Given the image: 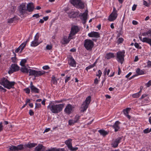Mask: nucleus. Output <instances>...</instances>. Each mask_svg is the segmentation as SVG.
<instances>
[{"mask_svg": "<svg viewBox=\"0 0 151 151\" xmlns=\"http://www.w3.org/2000/svg\"><path fill=\"white\" fill-rule=\"evenodd\" d=\"M91 101L90 96H88L86 99L85 101L83 102L81 105V111L83 112L86 111L88 107V105Z\"/></svg>", "mask_w": 151, "mask_h": 151, "instance_id": "6", "label": "nucleus"}, {"mask_svg": "<svg viewBox=\"0 0 151 151\" xmlns=\"http://www.w3.org/2000/svg\"><path fill=\"white\" fill-rule=\"evenodd\" d=\"M117 32H118V34L117 35V37H119L120 35H122L123 33L122 29V28H121L120 29V30L119 31V32H118V31H117Z\"/></svg>", "mask_w": 151, "mask_h": 151, "instance_id": "41", "label": "nucleus"}, {"mask_svg": "<svg viewBox=\"0 0 151 151\" xmlns=\"http://www.w3.org/2000/svg\"><path fill=\"white\" fill-rule=\"evenodd\" d=\"M19 50H21V49L19 47H18L17 48L16 50H15V52H19Z\"/></svg>", "mask_w": 151, "mask_h": 151, "instance_id": "61", "label": "nucleus"}, {"mask_svg": "<svg viewBox=\"0 0 151 151\" xmlns=\"http://www.w3.org/2000/svg\"><path fill=\"white\" fill-rule=\"evenodd\" d=\"M79 30V29L78 26H73L72 27L70 34V37H73L74 35L78 32Z\"/></svg>", "mask_w": 151, "mask_h": 151, "instance_id": "12", "label": "nucleus"}, {"mask_svg": "<svg viewBox=\"0 0 151 151\" xmlns=\"http://www.w3.org/2000/svg\"><path fill=\"white\" fill-rule=\"evenodd\" d=\"M51 81L53 84L55 85L57 84V81L54 76H52Z\"/></svg>", "mask_w": 151, "mask_h": 151, "instance_id": "30", "label": "nucleus"}, {"mask_svg": "<svg viewBox=\"0 0 151 151\" xmlns=\"http://www.w3.org/2000/svg\"><path fill=\"white\" fill-rule=\"evenodd\" d=\"M150 130H149V129L148 128H147L143 131V132L145 133H147L149 132H150Z\"/></svg>", "mask_w": 151, "mask_h": 151, "instance_id": "51", "label": "nucleus"}, {"mask_svg": "<svg viewBox=\"0 0 151 151\" xmlns=\"http://www.w3.org/2000/svg\"><path fill=\"white\" fill-rule=\"evenodd\" d=\"M98 79L97 78H96L94 80V83L95 84H96L98 83Z\"/></svg>", "mask_w": 151, "mask_h": 151, "instance_id": "63", "label": "nucleus"}, {"mask_svg": "<svg viewBox=\"0 0 151 151\" xmlns=\"http://www.w3.org/2000/svg\"><path fill=\"white\" fill-rule=\"evenodd\" d=\"M125 52L124 50L122 51H118L116 53V60L119 63L122 64L124 60Z\"/></svg>", "mask_w": 151, "mask_h": 151, "instance_id": "5", "label": "nucleus"}, {"mask_svg": "<svg viewBox=\"0 0 151 151\" xmlns=\"http://www.w3.org/2000/svg\"><path fill=\"white\" fill-rule=\"evenodd\" d=\"M70 77H66L65 79V82L66 83L70 79Z\"/></svg>", "mask_w": 151, "mask_h": 151, "instance_id": "60", "label": "nucleus"}, {"mask_svg": "<svg viewBox=\"0 0 151 151\" xmlns=\"http://www.w3.org/2000/svg\"><path fill=\"white\" fill-rule=\"evenodd\" d=\"M69 65L70 66L72 67H74L76 66V62L72 57L70 58Z\"/></svg>", "mask_w": 151, "mask_h": 151, "instance_id": "24", "label": "nucleus"}, {"mask_svg": "<svg viewBox=\"0 0 151 151\" xmlns=\"http://www.w3.org/2000/svg\"><path fill=\"white\" fill-rule=\"evenodd\" d=\"M93 45V42L92 40L88 39L85 40L84 46L87 50H91Z\"/></svg>", "mask_w": 151, "mask_h": 151, "instance_id": "4", "label": "nucleus"}, {"mask_svg": "<svg viewBox=\"0 0 151 151\" xmlns=\"http://www.w3.org/2000/svg\"><path fill=\"white\" fill-rule=\"evenodd\" d=\"M23 67L21 68V71L24 73H29V76H34L35 77L41 76L45 74V72L44 71H37L31 69H28L25 66H22Z\"/></svg>", "mask_w": 151, "mask_h": 151, "instance_id": "1", "label": "nucleus"}, {"mask_svg": "<svg viewBox=\"0 0 151 151\" xmlns=\"http://www.w3.org/2000/svg\"><path fill=\"white\" fill-rule=\"evenodd\" d=\"M30 88L32 92H35V93H39V90L34 86H32Z\"/></svg>", "mask_w": 151, "mask_h": 151, "instance_id": "26", "label": "nucleus"}, {"mask_svg": "<svg viewBox=\"0 0 151 151\" xmlns=\"http://www.w3.org/2000/svg\"><path fill=\"white\" fill-rule=\"evenodd\" d=\"M39 37V34L37 33L35 35L34 39L31 43V46L32 47H35L37 46L40 43L38 42V39Z\"/></svg>", "mask_w": 151, "mask_h": 151, "instance_id": "10", "label": "nucleus"}, {"mask_svg": "<svg viewBox=\"0 0 151 151\" xmlns=\"http://www.w3.org/2000/svg\"><path fill=\"white\" fill-rule=\"evenodd\" d=\"M117 11L115 7H114L113 11L112 13L109 15L108 20L110 21H112L115 20L117 16Z\"/></svg>", "mask_w": 151, "mask_h": 151, "instance_id": "9", "label": "nucleus"}, {"mask_svg": "<svg viewBox=\"0 0 151 151\" xmlns=\"http://www.w3.org/2000/svg\"><path fill=\"white\" fill-rule=\"evenodd\" d=\"M151 85V80L149 81L146 84V86L147 87H149Z\"/></svg>", "mask_w": 151, "mask_h": 151, "instance_id": "50", "label": "nucleus"}, {"mask_svg": "<svg viewBox=\"0 0 151 151\" xmlns=\"http://www.w3.org/2000/svg\"><path fill=\"white\" fill-rule=\"evenodd\" d=\"M69 17L70 18H75L78 16V13L77 12H71L68 13Z\"/></svg>", "mask_w": 151, "mask_h": 151, "instance_id": "19", "label": "nucleus"}, {"mask_svg": "<svg viewBox=\"0 0 151 151\" xmlns=\"http://www.w3.org/2000/svg\"><path fill=\"white\" fill-rule=\"evenodd\" d=\"M66 101V100L62 99L60 100L56 101V102L57 103H59L62 102H63L64 101Z\"/></svg>", "mask_w": 151, "mask_h": 151, "instance_id": "59", "label": "nucleus"}, {"mask_svg": "<svg viewBox=\"0 0 151 151\" xmlns=\"http://www.w3.org/2000/svg\"><path fill=\"white\" fill-rule=\"evenodd\" d=\"M99 132L101 135L103 136H105L108 134L106 131L103 129L100 130L99 131Z\"/></svg>", "mask_w": 151, "mask_h": 151, "instance_id": "29", "label": "nucleus"}, {"mask_svg": "<svg viewBox=\"0 0 151 151\" xmlns=\"http://www.w3.org/2000/svg\"><path fill=\"white\" fill-rule=\"evenodd\" d=\"M141 92V90L139 91V92L133 94L132 95V96L134 98H137L139 97L140 95Z\"/></svg>", "mask_w": 151, "mask_h": 151, "instance_id": "32", "label": "nucleus"}, {"mask_svg": "<svg viewBox=\"0 0 151 151\" xmlns=\"http://www.w3.org/2000/svg\"><path fill=\"white\" fill-rule=\"evenodd\" d=\"M70 3L76 7L83 9L84 7V4L80 0H70Z\"/></svg>", "mask_w": 151, "mask_h": 151, "instance_id": "7", "label": "nucleus"}, {"mask_svg": "<svg viewBox=\"0 0 151 151\" xmlns=\"http://www.w3.org/2000/svg\"><path fill=\"white\" fill-rule=\"evenodd\" d=\"M98 74H97L96 75V76H98L99 78H100L101 76V74H102V72L100 70H99L98 71Z\"/></svg>", "mask_w": 151, "mask_h": 151, "instance_id": "45", "label": "nucleus"}, {"mask_svg": "<svg viewBox=\"0 0 151 151\" xmlns=\"http://www.w3.org/2000/svg\"><path fill=\"white\" fill-rule=\"evenodd\" d=\"M131 110L130 108H127L126 109L123 110V111L124 114L127 116L128 118L130 119V116L128 114L129 111H130Z\"/></svg>", "mask_w": 151, "mask_h": 151, "instance_id": "25", "label": "nucleus"}, {"mask_svg": "<svg viewBox=\"0 0 151 151\" xmlns=\"http://www.w3.org/2000/svg\"><path fill=\"white\" fill-rule=\"evenodd\" d=\"M136 72L138 75H141L144 74V72L142 70H140L139 68L137 69Z\"/></svg>", "mask_w": 151, "mask_h": 151, "instance_id": "31", "label": "nucleus"}, {"mask_svg": "<svg viewBox=\"0 0 151 151\" xmlns=\"http://www.w3.org/2000/svg\"><path fill=\"white\" fill-rule=\"evenodd\" d=\"M124 40V39L122 38H119L117 40V43L120 44Z\"/></svg>", "mask_w": 151, "mask_h": 151, "instance_id": "43", "label": "nucleus"}, {"mask_svg": "<svg viewBox=\"0 0 151 151\" xmlns=\"http://www.w3.org/2000/svg\"><path fill=\"white\" fill-rule=\"evenodd\" d=\"M19 70V67L16 64H12L10 68L8 71L9 74H10L14 72L17 71Z\"/></svg>", "mask_w": 151, "mask_h": 151, "instance_id": "11", "label": "nucleus"}, {"mask_svg": "<svg viewBox=\"0 0 151 151\" xmlns=\"http://www.w3.org/2000/svg\"><path fill=\"white\" fill-rule=\"evenodd\" d=\"M6 91V89L4 88L1 86H0V91H3V92H5Z\"/></svg>", "mask_w": 151, "mask_h": 151, "instance_id": "52", "label": "nucleus"}, {"mask_svg": "<svg viewBox=\"0 0 151 151\" xmlns=\"http://www.w3.org/2000/svg\"><path fill=\"white\" fill-rule=\"evenodd\" d=\"M26 3H22L19 6V11L21 15H24L27 13V11Z\"/></svg>", "mask_w": 151, "mask_h": 151, "instance_id": "8", "label": "nucleus"}, {"mask_svg": "<svg viewBox=\"0 0 151 151\" xmlns=\"http://www.w3.org/2000/svg\"><path fill=\"white\" fill-rule=\"evenodd\" d=\"M46 151H65L64 148L56 149V148H53L51 149H49L46 150Z\"/></svg>", "mask_w": 151, "mask_h": 151, "instance_id": "28", "label": "nucleus"}, {"mask_svg": "<svg viewBox=\"0 0 151 151\" xmlns=\"http://www.w3.org/2000/svg\"><path fill=\"white\" fill-rule=\"evenodd\" d=\"M29 114L30 116H32L34 114V113L32 110H29Z\"/></svg>", "mask_w": 151, "mask_h": 151, "instance_id": "57", "label": "nucleus"}, {"mask_svg": "<svg viewBox=\"0 0 151 151\" xmlns=\"http://www.w3.org/2000/svg\"><path fill=\"white\" fill-rule=\"evenodd\" d=\"M24 90L25 91L26 93H27L28 94L30 93V89L28 88L24 89Z\"/></svg>", "mask_w": 151, "mask_h": 151, "instance_id": "46", "label": "nucleus"}, {"mask_svg": "<svg viewBox=\"0 0 151 151\" xmlns=\"http://www.w3.org/2000/svg\"><path fill=\"white\" fill-rule=\"evenodd\" d=\"M114 53H109L106 54L105 56V58L107 59H109L111 58H114Z\"/></svg>", "mask_w": 151, "mask_h": 151, "instance_id": "27", "label": "nucleus"}, {"mask_svg": "<svg viewBox=\"0 0 151 151\" xmlns=\"http://www.w3.org/2000/svg\"><path fill=\"white\" fill-rule=\"evenodd\" d=\"M37 145V144L36 143L29 142L27 144L24 145V147H25L31 148L35 147Z\"/></svg>", "mask_w": 151, "mask_h": 151, "instance_id": "22", "label": "nucleus"}, {"mask_svg": "<svg viewBox=\"0 0 151 151\" xmlns=\"http://www.w3.org/2000/svg\"><path fill=\"white\" fill-rule=\"evenodd\" d=\"M92 68H93V66H92V65H90L88 66L86 68V70L88 71V70H89Z\"/></svg>", "mask_w": 151, "mask_h": 151, "instance_id": "56", "label": "nucleus"}, {"mask_svg": "<svg viewBox=\"0 0 151 151\" xmlns=\"http://www.w3.org/2000/svg\"><path fill=\"white\" fill-rule=\"evenodd\" d=\"M26 59H24L22 60L20 63V65L21 66H25L24 64L26 62Z\"/></svg>", "mask_w": 151, "mask_h": 151, "instance_id": "39", "label": "nucleus"}, {"mask_svg": "<svg viewBox=\"0 0 151 151\" xmlns=\"http://www.w3.org/2000/svg\"><path fill=\"white\" fill-rule=\"evenodd\" d=\"M73 108L71 105L68 104L65 109V111L67 114H70L72 112Z\"/></svg>", "mask_w": 151, "mask_h": 151, "instance_id": "14", "label": "nucleus"}, {"mask_svg": "<svg viewBox=\"0 0 151 151\" xmlns=\"http://www.w3.org/2000/svg\"><path fill=\"white\" fill-rule=\"evenodd\" d=\"M65 104H50L47 106V109H49L52 113L57 114L61 111L64 107Z\"/></svg>", "mask_w": 151, "mask_h": 151, "instance_id": "2", "label": "nucleus"}, {"mask_svg": "<svg viewBox=\"0 0 151 151\" xmlns=\"http://www.w3.org/2000/svg\"><path fill=\"white\" fill-rule=\"evenodd\" d=\"M80 118V116L78 115H76L75 116L73 120L76 123L77 122L79 119Z\"/></svg>", "mask_w": 151, "mask_h": 151, "instance_id": "38", "label": "nucleus"}, {"mask_svg": "<svg viewBox=\"0 0 151 151\" xmlns=\"http://www.w3.org/2000/svg\"><path fill=\"white\" fill-rule=\"evenodd\" d=\"M17 18L16 17H13L9 19L8 20V23H13L14 21L16 20Z\"/></svg>", "mask_w": 151, "mask_h": 151, "instance_id": "34", "label": "nucleus"}, {"mask_svg": "<svg viewBox=\"0 0 151 151\" xmlns=\"http://www.w3.org/2000/svg\"><path fill=\"white\" fill-rule=\"evenodd\" d=\"M132 23L134 25H137L138 24L137 22L135 20H133Z\"/></svg>", "mask_w": 151, "mask_h": 151, "instance_id": "62", "label": "nucleus"}, {"mask_svg": "<svg viewBox=\"0 0 151 151\" xmlns=\"http://www.w3.org/2000/svg\"><path fill=\"white\" fill-rule=\"evenodd\" d=\"M79 16L80 19L83 21V24H85L87 18V13L84 12L83 14L81 13Z\"/></svg>", "mask_w": 151, "mask_h": 151, "instance_id": "13", "label": "nucleus"}, {"mask_svg": "<svg viewBox=\"0 0 151 151\" xmlns=\"http://www.w3.org/2000/svg\"><path fill=\"white\" fill-rule=\"evenodd\" d=\"M1 84L4 87L8 89L13 88L15 82L14 81L10 82L7 79L4 78L1 80Z\"/></svg>", "mask_w": 151, "mask_h": 151, "instance_id": "3", "label": "nucleus"}, {"mask_svg": "<svg viewBox=\"0 0 151 151\" xmlns=\"http://www.w3.org/2000/svg\"><path fill=\"white\" fill-rule=\"evenodd\" d=\"M39 17L40 16L38 14H34L32 16V17H36V18H39Z\"/></svg>", "mask_w": 151, "mask_h": 151, "instance_id": "55", "label": "nucleus"}, {"mask_svg": "<svg viewBox=\"0 0 151 151\" xmlns=\"http://www.w3.org/2000/svg\"><path fill=\"white\" fill-rule=\"evenodd\" d=\"M147 96V95L146 94H144L142 95V96H141L140 99H143L145 97Z\"/></svg>", "mask_w": 151, "mask_h": 151, "instance_id": "64", "label": "nucleus"}, {"mask_svg": "<svg viewBox=\"0 0 151 151\" xmlns=\"http://www.w3.org/2000/svg\"><path fill=\"white\" fill-rule=\"evenodd\" d=\"M16 147L15 146H12L9 147V151H17Z\"/></svg>", "mask_w": 151, "mask_h": 151, "instance_id": "36", "label": "nucleus"}, {"mask_svg": "<svg viewBox=\"0 0 151 151\" xmlns=\"http://www.w3.org/2000/svg\"><path fill=\"white\" fill-rule=\"evenodd\" d=\"M72 139H68L65 142V144L67 145L68 148L69 149L72 146Z\"/></svg>", "mask_w": 151, "mask_h": 151, "instance_id": "23", "label": "nucleus"}, {"mask_svg": "<svg viewBox=\"0 0 151 151\" xmlns=\"http://www.w3.org/2000/svg\"><path fill=\"white\" fill-rule=\"evenodd\" d=\"M147 66L148 67H151V62L148 60L147 63Z\"/></svg>", "mask_w": 151, "mask_h": 151, "instance_id": "58", "label": "nucleus"}, {"mask_svg": "<svg viewBox=\"0 0 151 151\" xmlns=\"http://www.w3.org/2000/svg\"><path fill=\"white\" fill-rule=\"evenodd\" d=\"M69 149L71 151H75L78 149V148L77 147H73L72 146Z\"/></svg>", "mask_w": 151, "mask_h": 151, "instance_id": "44", "label": "nucleus"}, {"mask_svg": "<svg viewBox=\"0 0 151 151\" xmlns=\"http://www.w3.org/2000/svg\"><path fill=\"white\" fill-rule=\"evenodd\" d=\"M120 123L119 121H116L114 124L112 126V127L114 129L115 132L118 131L120 129L119 125Z\"/></svg>", "mask_w": 151, "mask_h": 151, "instance_id": "20", "label": "nucleus"}, {"mask_svg": "<svg viewBox=\"0 0 151 151\" xmlns=\"http://www.w3.org/2000/svg\"><path fill=\"white\" fill-rule=\"evenodd\" d=\"M41 106V104L40 103H36L35 108H40Z\"/></svg>", "mask_w": 151, "mask_h": 151, "instance_id": "48", "label": "nucleus"}, {"mask_svg": "<svg viewBox=\"0 0 151 151\" xmlns=\"http://www.w3.org/2000/svg\"><path fill=\"white\" fill-rule=\"evenodd\" d=\"M89 37H91L98 38L99 37V34L98 32H92L88 34Z\"/></svg>", "mask_w": 151, "mask_h": 151, "instance_id": "17", "label": "nucleus"}, {"mask_svg": "<svg viewBox=\"0 0 151 151\" xmlns=\"http://www.w3.org/2000/svg\"><path fill=\"white\" fill-rule=\"evenodd\" d=\"M26 45V43H24L23 42L19 46L21 49V50L20 51V53L22 52L24 48L25 47Z\"/></svg>", "mask_w": 151, "mask_h": 151, "instance_id": "35", "label": "nucleus"}, {"mask_svg": "<svg viewBox=\"0 0 151 151\" xmlns=\"http://www.w3.org/2000/svg\"><path fill=\"white\" fill-rule=\"evenodd\" d=\"M149 35L150 36H151V31L150 30H149L147 32H144L142 33V35L144 36H146Z\"/></svg>", "mask_w": 151, "mask_h": 151, "instance_id": "37", "label": "nucleus"}, {"mask_svg": "<svg viewBox=\"0 0 151 151\" xmlns=\"http://www.w3.org/2000/svg\"><path fill=\"white\" fill-rule=\"evenodd\" d=\"M52 48V45H47L46 47V49L47 50H50Z\"/></svg>", "mask_w": 151, "mask_h": 151, "instance_id": "49", "label": "nucleus"}, {"mask_svg": "<svg viewBox=\"0 0 151 151\" xmlns=\"http://www.w3.org/2000/svg\"><path fill=\"white\" fill-rule=\"evenodd\" d=\"M137 5L135 4H134L132 7V11H134L135 10Z\"/></svg>", "mask_w": 151, "mask_h": 151, "instance_id": "53", "label": "nucleus"}, {"mask_svg": "<svg viewBox=\"0 0 151 151\" xmlns=\"http://www.w3.org/2000/svg\"><path fill=\"white\" fill-rule=\"evenodd\" d=\"M24 145H19L16 146L17 151H18L22 150L24 148Z\"/></svg>", "mask_w": 151, "mask_h": 151, "instance_id": "33", "label": "nucleus"}, {"mask_svg": "<svg viewBox=\"0 0 151 151\" xmlns=\"http://www.w3.org/2000/svg\"><path fill=\"white\" fill-rule=\"evenodd\" d=\"M27 11L30 12H32L34 9V6L32 3H29L26 6Z\"/></svg>", "mask_w": 151, "mask_h": 151, "instance_id": "16", "label": "nucleus"}, {"mask_svg": "<svg viewBox=\"0 0 151 151\" xmlns=\"http://www.w3.org/2000/svg\"><path fill=\"white\" fill-rule=\"evenodd\" d=\"M13 53L14 55V57H12L11 59H12V62L14 63H15L16 62V58L15 57V56H16V54L14 52H13Z\"/></svg>", "mask_w": 151, "mask_h": 151, "instance_id": "42", "label": "nucleus"}, {"mask_svg": "<svg viewBox=\"0 0 151 151\" xmlns=\"http://www.w3.org/2000/svg\"><path fill=\"white\" fill-rule=\"evenodd\" d=\"M76 123L73 120H69L68 121V124L69 125H71Z\"/></svg>", "mask_w": 151, "mask_h": 151, "instance_id": "40", "label": "nucleus"}, {"mask_svg": "<svg viewBox=\"0 0 151 151\" xmlns=\"http://www.w3.org/2000/svg\"><path fill=\"white\" fill-rule=\"evenodd\" d=\"M73 37H70V35H69V37H67L66 36H64L63 37V40L64 41V42L63 43L64 44H66L68 43L70 40L71 39L73 38Z\"/></svg>", "mask_w": 151, "mask_h": 151, "instance_id": "21", "label": "nucleus"}, {"mask_svg": "<svg viewBox=\"0 0 151 151\" xmlns=\"http://www.w3.org/2000/svg\"><path fill=\"white\" fill-rule=\"evenodd\" d=\"M42 68L44 70H47L49 68V67L48 65H45Z\"/></svg>", "mask_w": 151, "mask_h": 151, "instance_id": "54", "label": "nucleus"}, {"mask_svg": "<svg viewBox=\"0 0 151 151\" xmlns=\"http://www.w3.org/2000/svg\"><path fill=\"white\" fill-rule=\"evenodd\" d=\"M122 138V137H118L116 139L115 141L112 144V146L114 147H116L118 146L119 143L120 142Z\"/></svg>", "mask_w": 151, "mask_h": 151, "instance_id": "15", "label": "nucleus"}, {"mask_svg": "<svg viewBox=\"0 0 151 151\" xmlns=\"http://www.w3.org/2000/svg\"><path fill=\"white\" fill-rule=\"evenodd\" d=\"M143 4L147 7L150 6L149 4L145 0H143Z\"/></svg>", "mask_w": 151, "mask_h": 151, "instance_id": "47", "label": "nucleus"}, {"mask_svg": "<svg viewBox=\"0 0 151 151\" xmlns=\"http://www.w3.org/2000/svg\"><path fill=\"white\" fill-rule=\"evenodd\" d=\"M139 39L143 42H146L149 44L151 46V39L147 37H144L142 39L141 36H139Z\"/></svg>", "mask_w": 151, "mask_h": 151, "instance_id": "18", "label": "nucleus"}]
</instances>
